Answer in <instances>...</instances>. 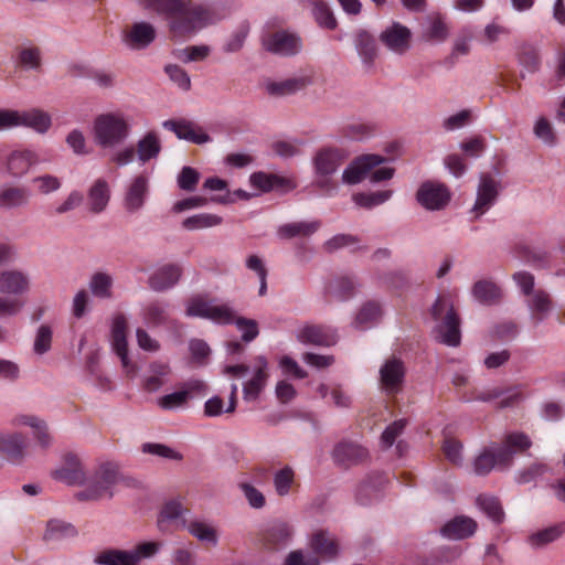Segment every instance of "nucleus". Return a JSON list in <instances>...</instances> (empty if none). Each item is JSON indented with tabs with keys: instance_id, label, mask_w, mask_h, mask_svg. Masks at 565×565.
<instances>
[{
	"instance_id": "f257e3e1",
	"label": "nucleus",
	"mask_w": 565,
	"mask_h": 565,
	"mask_svg": "<svg viewBox=\"0 0 565 565\" xmlns=\"http://www.w3.org/2000/svg\"><path fill=\"white\" fill-rule=\"evenodd\" d=\"M141 4L167 20L171 38L189 39L222 19L210 7L193 0H140Z\"/></svg>"
},
{
	"instance_id": "f03ea898",
	"label": "nucleus",
	"mask_w": 565,
	"mask_h": 565,
	"mask_svg": "<svg viewBox=\"0 0 565 565\" xmlns=\"http://www.w3.org/2000/svg\"><path fill=\"white\" fill-rule=\"evenodd\" d=\"M431 319L435 322L433 334L435 339L448 347L460 344V317L455 309L451 295H439L429 309Z\"/></svg>"
},
{
	"instance_id": "7ed1b4c3",
	"label": "nucleus",
	"mask_w": 565,
	"mask_h": 565,
	"mask_svg": "<svg viewBox=\"0 0 565 565\" xmlns=\"http://www.w3.org/2000/svg\"><path fill=\"white\" fill-rule=\"evenodd\" d=\"M531 447L530 438L522 433L505 436L501 447L486 449L475 460L473 469L479 476L488 475L493 468L505 469L511 466L513 456Z\"/></svg>"
},
{
	"instance_id": "20e7f679",
	"label": "nucleus",
	"mask_w": 565,
	"mask_h": 565,
	"mask_svg": "<svg viewBox=\"0 0 565 565\" xmlns=\"http://www.w3.org/2000/svg\"><path fill=\"white\" fill-rule=\"evenodd\" d=\"M124 483L130 486V480L120 475L118 466L113 462H103L87 487L77 493L79 500L97 501L104 498H113V487Z\"/></svg>"
},
{
	"instance_id": "39448f33",
	"label": "nucleus",
	"mask_w": 565,
	"mask_h": 565,
	"mask_svg": "<svg viewBox=\"0 0 565 565\" xmlns=\"http://www.w3.org/2000/svg\"><path fill=\"white\" fill-rule=\"evenodd\" d=\"M130 134L127 119L117 113L99 115L94 121L95 142L102 148H115Z\"/></svg>"
},
{
	"instance_id": "423d86ee",
	"label": "nucleus",
	"mask_w": 565,
	"mask_h": 565,
	"mask_svg": "<svg viewBox=\"0 0 565 565\" xmlns=\"http://www.w3.org/2000/svg\"><path fill=\"white\" fill-rule=\"evenodd\" d=\"M347 160V153L338 148H322L313 157V167L318 179V188L330 194L335 190V185L330 175L337 172L339 167Z\"/></svg>"
},
{
	"instance_id": "0eeeda50",
	"label": "nucleus",
	"mask_w": 565,
	"mask_h": 565,
	"mask_svg": "<svg viewBox=\"0 0 565 565\" xmlns=\"http://www.w3.org/2000/svg\"><path fill=\"white\" fill-rule=\"evenodd\" d=\"M160 546L158 542H141L130 551L105 550L97 554L95 562L100 565H138L140 561L154 556Z\"/></svg>"
},
{
	"instance_id": "6e6552de",
	"label": "nucleus",
	"mask_w": 565,
	"mask_h": 565,
	"mask_svg": "<svg viewBox=\"0 0 565 565\" xmlns=\"http://www.w3.org/2000/svg\"><path fill=\"white\" fill-rule=\"evenodd\" d=\"M263 46L266 51L279 56H292L302 47L300 36L287 30H278L267 33L263 38Z\"/></svg>"
},
{
	"instance_id": "1a4fd4ad",
	"label": "nucleus",
	"mask_w": 565,
	"mask_h": 565,
	"mask_svg": "<svg viewBox=\"0 0 565 565\" xmlns=\"http://www.w3.org/2000/svg\"><path fill=\"white\" fill-rule=\"evenodd\" d=\"M406 369L395 356L387 359L380 367V385L387 395L398 394L404 385Z\"/></svg>"
},
{
	"instance_id": "9d476101",
	"label": "nucleus",
	"mask_w": 565,
	"mask_h": 565,
	"mask_svg": "<svg viewBox=\"0 0 565 565\" xmlns=\"http://www.w3.org/2000/svg\"><path fill=\"white\" fill-rule=\"evenodd\" d=\"M29 441L18 431H0V456L13 465H20L26 457Z\"/></svg>"
},
{
	"instance_id": "9b49d317",
	"label": "nucleus",
	"mask_w": 565,
	"mask_h": 565,
	"mask_svg": "<svg viewBox=\"0 0 565 565\" xmlns=\"http://www.w3.org/2000/svg\"><path fill=\"white\" fill-rule=\"evenodd\" d=\"M379 39L394 54L404 55L411 49L412 31L399 22H393L381 32Z\"/></svg>"
},
{
	"instance_id": "f8f14e48",
	"label": "nucleus",
	"mask_w": 565,
	"mask_h": 565,
	"mask_svg": "<svg viewBox=\"0 0 565 565\" xmlns=\"http://www.w3.org/2000/svg\"><path fill=\"white\" fill-rule=\"evenodd\" d=\"M332 457L339 466L350 468L365 463L370 459V452L358 443L343 440L334 447Z\"/></svg>"
},
{
	"instance_id": "ddd939ff",
	"label": "nucleus",
	"mask_w": 565,
	"mask_h": 565,
	"mask_svg": "<svg viewBox=\"0 0 565 565\" xmlns=\"http://www.w3.org/2000/svg\"><path fill=\"white\" fill-rule=\"evenodd\" d=\"M127 327L126 317L122 313H117L111 323V347L120 358L124 369L127 373H131L135 372L136 367L128 358Z\"/></svg>"
},
{
	"instance_id": "4468645a",
	"label": "nucleus",
	"mask_w": 565,
	"mask_h": 565,
	"mask_svg": "<svg viewBox=\"0 0 565 565\" xmlns=\"http://www.w3.org/2000/svg\"><path fill=\"white\" fill-rule=\"evenodd\" d=\"M416 198L419 204L426 210L437 211L448 204L450 193L444 184L425 182L419 186Z\"/></svg>"
},
{
	"instance_id": "2eb2a0df",
	"label": "nucleus",
	"mask_w": 565,
	"mask_h": 565,
	"mask_svg": "<svg viewBox=\"0 0 565 565\" xmlns=\"http://www.w3.org/2000/svg\"><path fill=\"white\" fill-rule=\"evenodd\" d=\"M162 127L183 139L195 145H203L211 140L201 126L188 119H169L162 122Z\"/></svg>"
},
{
	"instance_id": "dca6fc26",
	"label": "nucleus",
	"mask_w": 565,
	"mask_h": 565,
	"mask_svg": "<svg viewBox=\"0 0 565 565\" xmlns=\"http://www.w3.org/2000/svg\"><path fill=\"white\" fill-rule=\"evenodd\" d=\"M386 158L380 154H363L355 158L343 171L342 181L347 184L360 183L369 171L384 163Z\"/></svg>"
},
{
	"instance_id": "f3484780",
	"label": "nucleus",
	"mask_w": 565,
	"mask_h": 565,
	"mask_svg": "<svg viewBox=\"0 0 565 565\" xmlns=\"http://www.w3.org/2000/svg\"><path fill=\"white\" fill-rule=\"evenodd\" d=\"M40 162L35 151L19 149L11 151L6 159V170L13 178L25 175L30 169Z\"/></svg>"
},
{
	"instance_id": "a211bd4d",
	"label": "nucleus",
	"mask_w": 565,
	"mask_h": 565,
	"mask_svg": "<svg viewBox=\"0 0 565 565\" xmlns=\"http://www.w3.org/2000/svg\"><path fill=\"white\" fill-rule=\"evenodd\" d=\"M156 39V29L148 22L134 23L122 32V42L131 50H142Z\"/></svg>"
},
{
	"instance_id": "6ab92c4d",
	"label": "nucleus",
	"mask_w": 565,
	"mask_h": 565,
	"mask_svg": "<svg viewBox=\"0 0 565 565\" xmlns=\"http://www.w3.org/2000/svg\"><path fill=\"white\" fill-rule=\"evenodd\" d=\"M267 367L268 363L265 356L258 355L255 358L253 377L243 385V396L245 401L250 402L258 398L267 383Z\"/></svg>"
},
{
	"instance_id": "aec40b11",
	"label": "nucleus",
	"mask_w": 565,
	"mask_h": 565,
	"mask_svg": "<svg viewBox=\"0 0 565 565\" xmlns=\"http://www.w3.org/2000/svg\"><path fill=\"white\" fill-rule=\"evenodd\" d=\"M297 338L302 343L318 347L333 345L338 339L335 332L331 328L317 324L303 327L299 331Z\"/></svg>"
},
{
	"instance_id": "412c9836",
	"label": "nucleus",
	"mask_w": 565,
	"mask_h": 565,
	"mask_svg": "<svg viewBox=\"0 0 565 565\" xmlns=\"http://www.w3.org/2000/svg\"><path fill=\"white\" fill-rule=\"evenodd\" d=\"M148 194V179L146 175H137L128 185L124 206L130 213L139 211L146 201Z\"/></svg>"
},
{
	"instance_id": "4be33fe9",
	"label": "nucleus",
	"mask_w": 565,
	"mask_h": 565,
	"mask_svg": "<svg viewBox=\"0 0 565 565\" xmlns=\"http://www.w3.org/2000/svg\"><path fill=\"white\" fill-rule=\"evenodd\" d=\"M499 194V182L489 174H481L473 211L483 214Z\"/></svg>"
},
{
	"instance_id": "5701e85b",
	"label": "nucleus",
	"mask_w": 565,
	"mask_h": 565,
	"mask_svg": "<svg viewBox=\"0 0 565 565\" xmlns=\"http://www.w3.org/2000/svg\"><path fill=\"white\" fill-rule=\"evenodd\" d=\"M30 289L29 275L15 269L0 273V292L7 295H22Z\"/></svg>"
},
{
	"instance_id": "b1692460",
	"label": "nucleus",
	"mask_w": 565,
	"mask_h": 565,
	"mask_svg": "<svg viewBox=\"0 0 565 565\" xmlns=\"http://www.w3.org/2000/svg\"><path fill=\"white\" fill-rule=\"evenodd\" d=\"M14 425L32 428L33 437L41 448L47 449L52 445L53 437L44 419L34 415H19L14 418Z\"/></svg>"
},
{
	"instance_id": "393cba45",
	"label": "nucleus",
	"mask_w": 565,
	"mask_h": 565,
	"mask_svg": "<svg viewBox=\"0 0 565 565\" xmlns=\"http://www.w3.org/2000/svg\"><path fill=\"white\" fill-rule=\"evenodd\" d=\"M26 127L38 134H45L52 126L51 115L40 108L19 110V127Z\"/></svg>"
},
{
	"instance_id": "a878e982",
	"label": "nucleus",
	"mask_w": 565,
	"mask_h": 565,
	"mask_svg": "<svg viewBox=\"0 0 565 565\" xmlns=\"http://www.w3.org/2000/svg\"><path fill=\"white\" fill-rule=\"evenodd\" d=\"M311 83L310 76H296L280 82H269L266 84V90L271 96L282 97L296 94L308 87Z\"/></svg>"
},
{
	"instance_id": "bb28decb",
	"label": "nucleus",
	"mask_w": 565,
	"mask_h": 565,
	"mask_svg": "<svg viewBox=\"0 0 565 565\" xmlns=\"http://www.w3.org/2000/svg\"><path fill=\"white\" fill-rule=\"evenodd\" d=\"M477 530L475 520L468 516H456L447 522L440 530L443 536L449 540H463L471 536Z\"/></svg>"
},
{
	"instance_id": "cd10ccee",
	"label": "nucleus",
	"mask_w": 565,
	"mask_h": 565,
	"mask_svg": "<svg viewBox=\"0 0 565 565\" xmlns=\"http://www.w3.org/2000/svg\"><path fill=\"white\" fill-rule=\"evenodd\" d=\"M135 148L138 161L140 163H147L159 157L162 146L159 135L150 130L137 141Z\"/></svg>"
},
{
	"instance_id": "c85d7f7f",
	"label": "nucleus",
	"mask_w": 565,
	"mask_h": 565,
	"mask_svg": "<svg viewBox=\"0 0 565 565\" xmlns=\"http://www.w3.org/2000/svg\"><path fill=\"white\" fill-rule=\"evenodd\" d=\"M312 551L322 559L331 561L338 556L339 545L333 535L326 531L316 532L310 541Z\"/></svg>"
},
{
	"instance_id": "c756f323",
	"label": "nucleus",
	"mask_w": 565,
	"mask_h": 565,
	"mask_svg": "<svg viewBox=\"0 0 565 565\" xmlns=\"http://www.w3.org/2000/svg\"><path fill=\"white\" fill-rule=\"evenodd\" d=\"M181 277V268L177 265H164L149 278V286L156 291L173 287Z\"/></svg>"
},
{
	"instance_id": "7c9ffc66",
	"label": "nucleus",
	"mask_w": 565,
	"mask_h": 565,
	"mask_svg": "<svg viewBox=\"0 0 565 565\" xmlns=\"http://www.w3.org/2000/svg\"><path fill=\"white\" fill-rule=\"evenodd\" d=\"M382 313V307L377 301H366L358 310L352 326L359 330H366L380 321Z\"/></svg>"
},
{
	"instance_id": "2f4dec72",
	"label": "nucleus",
	"mask_w": 565,
	"mask_h": 565,
	"mask_svg": "<svg viewBox=\"0 0 565 565\" xmlns=\"http://www.w3.org/2000/svg\"><path fill=\"white\" fill-rule=\"evenodd\" d=\"M28 189L19 185H4L0 189V209H17L29 203Z\"/></svg>"
},
{
	"instance_id": "473e14b6",
	"label": "nucleus",
	"mask_w": 565,
	"mask_h": 565,
	"mask_svg": "<svg viewBox=\"0 0 565 565\" xmlns=\"http://www.w3.org/2000/svg\"><path fill=\"white\" fill-rule=\"evenodd\" d=\"M110 198L108 183L104 179H98L88 191L89 211L93 213L103 212Z\"/></svg>"
},
{
	"instance_id": "72a5a7b5",
	"label": "nucleus",
	"mask_w": 565,
	"mask_h": 565,
	"mask_svg": "<svg viewBox=\"0 0 565 565\" xmlns=\"http://www.w3.org/2000/svg\"><path fill=\"white\" fill-rule=\"evenodd\" d=\"M354 44L362 61L371 65L377 55L374 36L365 30H359L354 35Z\"/></svg>"
},
{
	"instance_id": "f704fd0d",
	"label": "nucleus",
	"mask_w": 565,
	"mask_h": 565,
	"mask_svg": "<svg viewBox=\"0 0 565 565\" xmlns=\"http://www.w3.org/2000/svg\"><path fill=\"white\" fill-rule=\"evenodd\" d=\"M565 532V524L557 523L539 530L527 536V543L533 548H542L558 540Z\"/></svg>"
},
{
	"instance_id": "c9c22d12",
	"label": "nucleus",
	"mask_w": 565,
	"mask_h": 565,
	"mask_svg": "<svg viewBox=\"0 0 565 565\" xmlns=\"http://www.w3.org/2000/svg\"><path fill=\"white\" fill-rule=\"evenodd\" d=\"M186 512L180 501L171 500L164 504L158 519V525L161 530H166L168 524L177 526H185L183 514Z\"/></svg>"
},
{
	"instance_id": "e433bc0d",
	"label": "nucleus",
	"mask_w": 565,
	"mask_h": 565,
	"mask_svg": "<svg viewBox=\"0 0 565 565\" xmlns=\"http://www.w3.org/2000/svg\"><path fill=\"white\" fill-rule=\"evenodd\" d=\"M320 226V221L288 223L278 228V235L285 239L308 237L315 234Z\"/></svg>"
},
{
	"instance_id": "4c0bfd02",
	"label": "nucleus",
	"mask_w": 565,
	"mask_h": 565,
	"mask_svg": "<svg viewBox=\"0 0 565 565\" xmlns=\"http://www.w3.org/2000/svg\"><path fill=\"white\" fill-rule=\"evenodd\" d=\"M529 309L532 313V318L536 323L542 322L552 309V300L550 295L544 290H535L530 295L527 300Z\"/></svg>"
},
{
	"instance_id": "58836bf2",
	"label": "nucleus",
	"mask_w": 565,
	"mask_h": 565,
	"mask_svg": "<svg viewBox=\"0 0 565 565\" xmlns=\"http://www.w3.org/2000/svg\"><path fill=\"white\" fill-rule=\"evenodd\" d=\"M75 526L62 520H51L47 522L46 531L43 535L46 542H58L76 536Z\"/></svg>"
},
{
	"instance_id": "ea45409f",
	"label": "nucleus",
	"mask_w": 565,
	"mask_h": 565,
	"mask_svg": "<svg viewBox=\"0 0 565 565\" xmlns=\"http://www.w3.org/2000/svg\"><path fill=\"white\" fill-rule=\"evenodd\" d=\"M475 298L484 305H494L501 298L500 288L491 280H478L472 287Z\"/></svg>"
},
{
	"instance_id": "a19ab883",
	"label": "nucleus",
	"mask_w": 565,
	"mask_h": 565,
	"mask_svg": "<svg viewBox=\"0 0 565 565\" xmlns=\"http://www.w3.org/2000/svg\"><path fill=\"white\" fill-rule=\"evenodd\" d=\"M17 66L24 71H40L42 64L41 50L36 46H22L15 60Z\"/></svg>"
},
{
	"instance_id": "79ce46f5",
	"label": "nucleus",
	"mask_w": 565,
	"mask_h": 565,
	"mask_svg": "<svg viewBox=\"0 0 565 565\" xmlns=\"http://www.w3.org/2000/svg\"><path fill=\"white\" fill-rule=\"evenodd\" d=\"M54 477L68 484H81L85 481V472L75 457L67 460V467L56 470Z\"/></svg>"
},
{
	"instance_id": "37998d69",
	"label": "nucleus",
	"mask_w": 565,
	"mask_h": 565,
	"mask_svg": "<svg viewBox=\"0 0 565 565\" xmlns=\"http://www.w3.org/2000/svg\"><path fill=\"white\" fill-rule=\"evenodd\" d=\"M249 181L254 188L263 192H269L271 190L279 189L290 184V182L284 178H280L276 174H268L265 172L253 173L250 175Z\"/></svg>"
},
{
	"instance_id": "c03bdc74",
	"label": "nucleus",
	"mask_w": 565,
	"mask_h": 565,
	"mask_svg": "<svg viewBox=\"0 0 565 565\" xmlns=\"http://www.w3.org/2000/svg\"><path fill=\"white\" fill-rule=\"evenodd\" d=\"M222 222H223V218L216 214L200 213V214H195L190 217H186L182 222V225L184 228H186L189 231H194V230H203V228L214 227V226L222 224Z\"/></svg>"
},
{
	"instance_id": "a18cd8bd",
	"label": "nucleus",
	"mask_w": 565,
	"mask_h": 565,
	"mask_svg": "<svg viewBox=\"0 0 565 565\" xmlns=\"http://www.w3.org/2000/svg\"><path fill=\"white\" fill-rule=\"evenodd\" d=\"M113 278L106 273H95L89 280L92 294L102 299L111 297Z\"/></svg>"
},
{
	"instance_id": "49530a36",
	"label": "nucleus",
	"mask_w": 565,
	"mask_h": 565,
	"mask_svg": "<svg viewBox=\"0 0 565 565\" xmlns=\"http://www.w3.org/2000/svg\"><path fill=\"white\" fill-rule=\"evenodd\" d=\"M188 531L199 541L209 543L211 545H216L218 541V535L216 530L209 523L193 521L188 525Z\"/></svg>"
},
{
	"instance_id": "de8ad7c7",
	"label": "nucleus",
	"mask_w": 565,
	"mask_h": 565,
	"mask_svg": "<svg viewBox=\"0 0 565 565\" xmlns=\"http://www.w3.org/2000/svg\"><path fill=\"white\" fill-rule=\"evenodd\" d=\"M355 282L350 277H338L328 285V292L339 300H345L353 296Z\"/></svg>"
},
{
	"instance_id": "09e8293b",
	"label": "nucleus",
	"mask_w": 565,
	"mask_h": 565,
	"mask_svg": "<svg viewBox=\"0 0 565 565\" xmlns=\"http://www.w3.org/2000/svg\"><path fill=\"white\" fill-rule=\"evenodd\" d=\"M392 196V191H376L370 193H356L353 195V201L356 205L365 209H372L380 204H383Z\"/></svg>"
},
{
	"instance_id": "8fccbe9b",
	"label": "nucleus",
	"mask_w": 565,
	"mask_h": 565,
	"mask_svg": "<svg viewBox=\"0 0 565 565\" xmlns=\"http://www.w3.org/2000/svg\"><path fill=\"white\" fill-rule=\"evenodd\" d=\"M477 503L480 509L495 523H501L504 519V513L499 500L490 495H479Z\"/></svg>"
},
{
	"instance_id": "3c124183",
	"label": "nucleus",
	"mask_w": 565,
	"mask_h": 565,
	"mask_svg": "<svg viewBox=\"0 0 565 565\" xmlns=\"http://www.w3.org/2000/svg\"><path fill=\"white\" fill-rule=\"evenodd\" d=\"M291 534L292 532L288 524L276 523L267 531L265 540L269 545L278 547L279 545H285L290 540Z\"/></svg>"
},
{
	"instance_id": "603ef678",
	"label": "nucleus",
	"mask_w": 565,
	"mask_h": 565,
	"mask_svg": "<svg viewBox=\"0 0 565 565\" xmlns=\"http://www.w3.org/2000/svg\"><path fill=\"white\" fill-rule=\"evenodd\" d=\"M533 132L543 143L553 147L557 142V137L553 126L545 117H540L533 127Z\"/></svg>"
},
{
	"instance_id": "864d4df0",
	"label": "nucleus",
	"mask_w": 565,
	"mask_h": 565,
	"mask_svg": "<svg viewBox=\"0 0 565 565\" xmlns=\"http://www.w3.org/2000/svg\"><path fill=\"white\" fill-rule=\"evenodd\" d=\"M313 15L320 26L328 30L337 28V19L327 3L322 1L316 2L313 7Z\"/></svg>"
},
{
	"instance_id": "5fc2aeb1",
	"label": "nucleus",
	"mask_w": 565,
	"mask_h": 565,
	"mask_svg": "<svg viewBox=\"0 0 565 565\" xmlns=\"http://www.w3.org/2000/svg\"><path fill=\"white\" fill-rule=\"evenodd\" d=\"M294 476V470L290 467H285L275 473L274 486L278 495L285 497L290 492Z\"/></svg>"
},
{
	"instance_id": "6e6d98bb",
	"label": "nucleus",
	"mask_w": 565,
	"mask_h": 565,
	"mask_svg": "<svg viewBox=\"0 0 565 565\" xmlns=\"http://www.w3.org/2000/svg\"><path fill=\"white\" fill-rule=\"evenodd\" d=\"M449 35V29L440 17L431 20L429 28L425 31L424 38L427 41L444 42Z\"/></svg>"
},
{
	"instance_id": "4d7b16f0",
	"label": "nucleus",
	"mask_w": 565,
	"mask_h": 565,
	"mask_svg": "<svg viewBox=\"0 0 565 565\" xmlns=\"http://www.w3.org/2000/svg\"><path fill=\"white\" fill-rule=\"evenodd\" d=\"M519 62L527 72H536L540 67L537 51L531 45L521 46L519 52Z\"/></svg>"
},
{
	"instance_id": "13d9d810",
	"label": "nucleus",
	"mask_w": 565,
	"mask_h": 565,
	"mask_svg": "<svg viewBox=\"0 0 565 565\" xmlns=\"http://www.w3.org/2000/svg\"><path fill=\"white\" fill-rule=\"evenodd\" d=\"M52 335L53 331L51 327L46 324L39 327L33 345V350L36 354L42 355L50 351L52 344Z\"/></svg>"
},
{
	"instance_id": "bf43d9fd",
	"label": "nucleus",
	"mask_w": 565,
	"mask_h": 565,
	"mask_svg": "<svg viewBox=\"0 0 565 565\" xmlns=\"http://www.w3.org/2000/svg\"><path fill=\"white\" fill-rule=\"evenodd\" d=\"M239 490L243 492L248 504L254 509H262L266 504L265 495L249 482H239Z\"/></svg>"
},
{
	"instance_id": "052dcab7",
	"label": "nucleus",
	"mask_w": 565,
	"mask_h": 565,
	"mask_svg": "<svg viewBox=\"0 0 565 565\" xmlns=\"http://www.w3.org/2000/svg\"><path fill=\"white\" fill-rule=\"evenodd\" d=\"M213 305V301L205 300L201 297L193 298L188 305L186 315L209 319Z\"/></svg>"
},
{
	"instance_id": "680f3d73",
	"label": "nucleus",
	"mask_w": 565,
	"mask_h": 565,
	"mask_svg": "<svg viewBox=\"0 0 565 565\" xmlns=\"http://www.w3.org/2000/svg\"><path fill=\"white\" fill-rule=\"evenodd\" d=\"M32 183L41 194H50L57 191L62 183L61 180L52 174H43L32 179Z\"/></svg>"
},
{
	"instance_id": "e2e57ef3",
	"label": "nucleus",
	"mask_w": 565,
	"mask_h": 565,
	"mask_svg": "<svg viewBox=\"0 0 565 565\" xmlns=\"http://www.w3.org/2000/svg\"><path fill=\"white\" fill-rule=\"evenodd\" d=\"M199 181L200 173L191 167H183L178 177L179 188L188 192L194 191Z\"/></svg>"
},
{
	"instance_id": "0e129e2a",
	"label": "nucleus",
	"mask_w": 565,
	"mask_h": 565,
	"mask_svg": "<svg viewBox=\"0 0 565 565\" xmlns=\"http://www.w3.org/2000/svg\"><path fill=\"white\" fill-rule=\"evenodd\" d=\"M164 72L169 78L175 83L183 90H189L191 87V79L188 73L177 64H168Z\"/></svg>"
},
{
	"instance_id": "69168bd1",
	"label": "nucleus",
	"mask_w": 565,
	"mask_h": 565,
	"mask_svg": "<svg viewBox=\"0 0 565 565\" xmlns=\"http://www.w3.org/2000/svg\"><path fill=\"white\" fill-rule=\"evenodd\" d=\"M234 323L236 324L238 331L242 332L243 341L250 342L257 338L259 330L256 320L237 317Z\"/></svg>"
},
{
	"instance_id": "338daca9",
	"label": "nucleus",
	"mask_w": 565,
	"mask_h": 565,
	"mask_svg": "<svg viewBox=\"0 0 565 565\" xmlns=\"http://www.w3.org/2000/svg\"><path fill=\"white\" fill-rule=\"evenodd\" d=\"M210 313L209 319L221 324L234 323L237 318L235 311L228 305L214 303Z\"/></svg>"
},
{
	"instance_id": "774afa93",
	"label": "nucleus",
	"mask_w": 565,
	"mask_h": 565,
	"mask_svg": "<svg viewBox=\"0 0 565 565\" xmlns=\"http://www.w3.org/2000/svg\"><path fill=\"white\" fill-rule=\"evenodd\" d=\"M186 403V393L183 390L163 395L158 401V405L166 411L183 407Z\"/></svg>"
}]
</instances>
